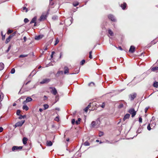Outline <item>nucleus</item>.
<instances>
[{
	"instance_id": "nucleus-1",
	"label": "nucleus",
	"mask_w": 158,
	"mask_h": 158,
	"mask_svg": "<svg viewBox=\"0 0 158 158\" xmlns=\"http://www.w3.org/2000/svg\"><path fill=\"white\" fill-rule=\"evenodd\" d=\"M98 121H93L91 123L90 127L92 128H98Z\"/></svg>"
},
{
	"instance_id": "nucleus-2",
	"label": "nucleus",
	"mask_w": 158,
	"mask_h": 158,
	"mask_svg": "<svg viewBox=\"0 0 158 158\" xmlns=\"http://www.w3.org/2000/svg\"><path fill=\"white\" fill-rule=\"evenodd\" d=\"M128 112L131 115V117H133L136 115V111L135 110L134 108H131L130 109Z\"/></svg>"
},
{
	"instance_id": "nucleus-3",
	"label": "nucleus",
	"mask_w": 158,
	"mask_h": 158,
	"mask_svg": "<svg viewBox=\"0 0 158 158\" xmlns=\"http://www.w3.org/2000/svg\"><path fill=\"white\" fill-rule=\"evenodd\" d=\"M25 121H21L20 122H18L17 123H16L15 124V126H14V127L15 128L17 127H20L21 126H22V125L24 123Z\"/></svg>"
},
{
	"instance_id": "nucleus-4",
	"label": "nucleus",
	"mask_w": 158,
	"mask_h": 158,
	"mask_svg": "<svg viewBox=\"0 0 158 158\" xmlns=\"http://www.w3.org/2000/svg\"><path fill=\"white\" fill-rule=\"evenodd\" d=\"M32 100V99L30 97H28L26 98V100L23 102V104H25L31 101Z\"/></svg>"
},
{
	"instance_id": "nucleus-5",
	"label": "nucleus",
	"mask_w": 158,
	"mask_h": 158,
	"mask_svg": "<svg viewBox=\"0 0 158 158\" xmlns=\"http://www.w3.org/2000/svg\"><path fill=\"white\" fill-rule=\"evenodd\" d=\"M47 17V15L45 14H43L41 16L40 20V21H43L45 20Z\"/></svg>"
},
{
	"instance_id": "nucleus-6",
	"label": "nucleus",
	"mask_w": 158,
	"mask_h": 158,
	"mask_svg": "<svg viewBox=\"0 0 158 158\" xmlns=\"http://www.w3.org/2000/svg\"><path fill=\"white\" fill-rule=\"evenodd\" d=\"M137 94L135 93H134L131 94L129 96V97L130 98L131 100H133L134 99L136 98Z\"/></svg>"
},
{
	"instance_id": "nucleus-7",
	"label": "nucleus",
	"mask_w": 158,
	"mask_h": 158,
	"mask_svg": "<svg viewBox=\"0 0 158 158\" xmlns=\"http://www.w3.org/2000/svg\"><path fill=\"white\" fill-rule=\"evenodd\" d=\"M22 146H14L12 148V150L13 151H14L15 150H21L22 148Z\"/></svg>"
},
{
	"instance_id": "nucleus-8",
	"label": "nucleus",
	"mask_w": 158,
	"mask_h": 158,
	"mask_svg": "<svg viewBox=\"0 0 158 158\" xmlns=\"http://www.w3.org/2000/svg\"><path fill=\"white\" fill-rule=\"evenodd\" d=\"M50 81V79L48 78H45L43 79L42 81L40 83L41 84H43L44 83H48Z\"/></svg>"
},
{
	"instance_id": "nucleus-9",
	"label": "nucleus",
	"mask_w": 158,
	"mask_h": 158,
	"mask_svg": "<svg viewBox=\"0 0 158 158\" xmlns=\"http://www.w3.org/2000/svg\"><path fill=\"white\" fill-rule=\"evenodd\" d=\"M108 18L109 19H110L112 21L115 22L116 21L114 17L112 15H108Z\"/></svg>"
},
{
	"instance_id": "nucleus-10",
	"label": "nucleus",
	"mask_w": 158,
	"mask_h": 158,
	"mask_svg": "<svg viewBox=\"0 0 158 158\" xmlns=\"http://www.w3.org/2000/svg\"><path fill=\"white\" fill-rule=\"evenodd\" d=\"M50 89H52V93L54 95H55L57 93V91L55 88L51 87L50 88Z\"/></svg>"
},
{
	"instance_id": "nucleus-11",
	"label": "nucleus",
	"mask_w": 158,
	"mask_h": 158,
	"mask_svg": "<svg viewBox=\"0 0 158 158\" xmlns=\"http://www.w3.org/2000/svg\"><path fill=\"white\" fill-rule=\"evenodd\" d=\"M135 47L133 46H131L129 50V52L131 53H133L135 52Z\"/></svg>"
},
{
	"instance_id": "nucleus-12",
	"label": "nucleus",
	"mask_w": 158,
	"mask_h": 158,
	"mask_svg": "<svg viewBox=\"0 0 158 158\" xmlns=\"http://www.w3.org/2000/svg\"><path fill=\"white\" fill-rule=\"evenodd\" d=\"M65 23L67 25H70L72 23L71 20L70 19H67L66 20Z\"/></svg>"
},
{
	"instance_id": "nucleus-13",
	"label": "nucleus",
	"mask_w": 158,
	"mask_h": 158,
	"mask_svg": "<svg viewBox=\"0 0 158 158\" xmlns=\"http://www.w3.org/2000/svg\"><path fill=\"white\" fill-rule=\"evenodd\" d=\"M43 37V35H40L38 36H36L35 37V39L37 40H39L42 38Z\"/></svg>"
},
{
	"instance_id": "nucleus-14",
	"label": "nucleus",
	"mask_w": 158,
	"mask_h": 158,
	"mask_svg": "<svg viewBox=\"0 0 158 158\" xmlns=\"http://www.w3.org/2000/svg\"><path fill=\"white\" fill-rule=\"evenodd\" d=\"M130 116V115L129 114H127L125 115L124 116V117L123 118V120L124 121H125L126 119H128Z\"/></svg>"
},
{
	"instance_id": "nucleus-15",
	"label": "nucleus",
	"mask_w": 158,
	"mask_h": 158,
	"mask_svg": "<svg viewBox=\"0 0 158 158\" xmlns=\"http://www.w3.org/2000/svg\"><path fill=\"white\" fill-rule=\"evenodd\" d=\"M28 139L26 137H23V142L24 144L25 145L27 143Z\"/></svg>"
},
{
	"instance_id": "nucleus-16",
	"label": "nucleus",
	"mask_w": 158,
	"mask_h": 158,
	"mask_svg": "<svg viewBox=\"0 0 158 158\" xmlns=\"http://www.w3.org/2000/svg\"><path fill=\"white\" fill-rule=\"evenodd\" d=\"M37 18L36 17H34L31 21L30 23L31 24L32 23H35L36 22V21Z\"/></svg>"
},
{
	"instance_id": "nucleus-17",
	"label": "nucleus",
	"mask_w": 158,
	"mask_h": 158,
	"mask_svg": "<svg viewBox=\"0 0 158 158\" xmlns=\"http://www.w3.org/2000/svg\"><path fill=\"white\" fill-rule=\"evenodd\" d=\"M69 69L67 67H64V73L66 74L69 73Z\"/></svg>"
},
{
	"instance_id": "nucleus-18",
	"label": "nucleus",
	"mask_w": 158,
	"mask_h": 158,
	"mask_svg": "<svg viewBox=\"0 0 158 158\" xmlns=\"http://www.w3.org/2000/svg\"><path fill=\"white\" fill-rule=\"evenodd\" d=\"M47 145L48 146H52V143L50 141H47L46 143Z\"/></svg>"
},
{
	"instance_id": "nucleus-19",
	"label": "nucleus",
	"mask_w": 158,
	"mask_h": 158,
	"mask_svg": "<svg viewBox=\"0 0 158 158\" xmlns=\"http://www.w3.org/2000/svg\"><path fill=\"white\" fill-rule=\"evenodd\" d=\"M4 67V65L2 63H0V70H2Z\"/></svg>"
},
{
	"instance_id": "nucleus-20",
	"label": "nucleus",
	"mask_w": 158,
	"mask_h": 158,
	"mask_svg": "<svg viewBox=\"0 0 158 158\" xmlns=\"http://www.w3.org/2000/svg\"><path fill=\"white\" fill-rule=\"evenodd\" d=\"M23 109L25 110H26L27 111L28 110L29 108L27 106V105H26V104H24V105L23 106Z\"/></svg>"
},
{
	"instance_id": "nucleus-21",
	"label": "nucleus",
	"mask_w": 158,
	"mask_h": 158,
	"mask_svg": "<svg viewBox=\"0 0 158 158\" xmlns=\"http://www.w3.org/2000/svg\"><path fill=\"white\" fill-rule=\"evenodd\" d=\"M126 3H124L123 4H122L121 5V7L122 8V9L124 10L126 7Z\"/></svg>"
},
{
	"instance_id": "nucleus-22",
	"label": "nucleus",
	"mask_w": 158,
	"mask_h": 158,
	"mask_svg": "<svg viewBox=\"0 0 158 158\" xmlns=\"http://www.w3.org/2000/svg\"><path fill=\"white\" fill-rule=\"evenodd\" d=\"M11 39V38H10L9 36L7 38H6V42H5L7 44V43H8L10 41V40Z\"/></svg>"
},
{
	"instance_id": "nucleus-23",
	"label": "nucleus",
	"mask_w": 158,
	"mask_h": 158,
	"mask_svg": "<svg viewBox=\"0 0 158 158\" xmlns=\"http://www.w3.org/2000/svg\"><path fill=\"white\" fill-rule=\"evenodd\" d=\"M81 118H79L78 119V120L75 121V123L77 125H78L79 124L80 122L81 121Z\"/></svg>"
},
{
	"instance_id": "nucleus-24",
	"label": "nucleus",
	"mask_w": 158,
	"mask_h": 158,
	"mask_svg": "<svg viewBox=\"0 0 158 158\" xmlns=\"http://www.w3.org/2000/svg\"><path fill=\"white\" fill-rule=\"evenodd\" d=\"M17 33L16 31L14 32L12 34L10 35L9 36L12 38L13 36H15Z\"/></svg>"
},
{
	"instance_id": "nucleus-25",
	"label": "nucleus",
	"mask_w": 158,
	"mask_h": 158,
	"mask_svg": "<svg viewBox=\"0 0 158 158\" xmlns=\"http://www.w3.org/2000/svg\"><path fill=\"white\" fill-rule=\"evenodd\" d=\"M83 144L85 146H88L90 145V143L88 141H86Z\"/></svg>"
},
{
	"instance_id": "nucleus-26",
	"label": "nucleus",
	"mask_w": 158,
	"mask_h": 158,
	"mask_svg": "<svg viewBox=\"0 0 158 158\" xmlns=\"http://www.w3.org/2000/svg\"><path fill=\"white\" fill-rule=\"evenodd\" d=\"M153 86L156 88L158 87V82H155L153 84Z\"/></svg>"
},
{
	"instance_id": "nucleus-27",
	"label": "nucleus",
	"mask_w": 158,
	"mask_h": 158,
	"mask_svg": "<svg viewBox=\"0 0 158 158\" xmlns=\"http://www.w3.org/2000/svg\"><path fill=\"white\" fill-rule=\"evenodd\" d=\"M36 73V72L35 71H34V70H33L32 72L31 73V74L29 75V77H30V76H31V75H32V76H33Z\"/></svg>"
},
{
	"instance_id": "nucleus-28",
	"label": "nucleus",
	"mask_w": 158,
	"mask_h": 158,
	"mask_svg": "<svg viewBox=\"0 0 158 158\" xmlns=\"http://www.w3.org/2000/svg\"><path fill=\"white\" fill-rule=\"evenodd\" d=\"M151 70L153 71H155L156 70H158V67H153L152 69Z\"/></svg>"
},
{
	"instance_id": "nucleus-29",
	"label": "nucleus",
	"mask_w": 158,
	"mask_h": 158,
	"mask_svg": "<svg viewBox=\"0 0 158 158\" xmlns=\"http://www.w3.org/2000/svg\"><path fill=\"white\" fill-rule=\"evenodd\" d=\"M108 33L111 36H113L114 33L110 29L108 30Z\"/></svg>"
},
{
	"instance_id": "nucleus-30",
	"label": "nucleus",
	"mask_w": 158,
	"mask_h": 158,
	"mask_svg": "<svg viewBox=\"0 0 158 158\" xmlns=\"http://www.w3.org/2000/svg\"><path fill=\"white\" fill-rule=\"evenodd\" d=\"M44 110H46L48 108L49 106L47 104H45L44 105Z\"/></svg>"
},
{
	"instance_id": "nucleus-31",
	"label": "nucleus",
	"mask_w": 158,
	"mask_h": 158,
	"mask_svg": "<svg viewBox=\"0 0 158 158\" xmlns=\"http://www.w3.org/2000/svg\"><path fill=\"white\" fill-rule=\"evenodd\" d=\"M99 136L101 137L104 135V133L102 131H99L98 133Z\"/></svg>"
},
{
	"instance_id": "nucleus-32",
	"label": "nucleus",
	"mask_w": 158,
	"mask_h": 158,
	"mask_svg": "<svg viewBox=\"0 0 158 158\" xmlns=\"http://www.w3.org/2000/svg\"><path fill=\"white\" fill-rule=\"evenodd\" d=\"M58 17L56 15L53 16L52 17V19L54 20H56L58 19Z\"/></svg>"
},
{
	"instance_id": "nucleus-33",
	"label": "nucleus",
	"mask_w": 158,
	"mask_h": 158,
	"mask_svg": "<svg viewBox=\"0 0 158 158\" xmlns=\"http://www.w3.org/2000/svg\"><path fill=\"white\" fill-rule=\"evenodd\" d=\"M28 56L27 55H21L19 56V57L20 58L25 57Z\"/></svg>"
},
{
	"instance_id": "nucleus-34",
	"label": "nucleus",
	"mask_w": 158,
	"mask_h": 158,
	"mask_svg": "<svg viewBox=\"0 0 158 158\" xmlns=\"http://www.w3.org/2000/svg\"><path fill=\"white\" fill-rule=\"evenodd\" d=\"M59 42V40L58 38L56 39V40L55 41V45H56Z\"/></svg>"
},
{
	"instance_id": "nucleus-35",
	"label": "nucleus",
	"mask_w": 158,
	"mask_h": 158,
	"mask_svg": "<svg viewBox=\"0 0 158 158\" xmlns=\"http://www.w3.org/2000/svg\"><path fill=\"white\" fill-rule=\"evenodd\" d=\"M79 4V3L77 2H74L73 3V5L74 6H76Z\"/></svg>"
},
{
	"instance_id": "nucleus-36",
	"label": "nucleus",
	"mask_w": 158,
	"mask_h": 158,
	"mask_svg": "<svg viewBox=\"0 0 158 158\" xmlns=\"http://www.w3.org/2000/svg\"><path fill=\"white\" fill-rule=\"evenodd\" d=\"M92 51H90L89 52V58L91 59L92 58Z\"/></svg>"
},
{
	"instance_id": "nucleus-37",
	"label": "nucleus",
	"mask_w": 158,
	"mask_h": 158,
	"mask_svg": "<svg viewBox=\"0 0 158 158\" xmlns=\"http://www.w3.org/2000/svg\"><path fill=\"white\" fill-rule=\"evenodd\" d=\"M94 83L93 82H91L88 84L89 86H93L94 85Z\"/></svg>"
},
{
	"instance_id": "nucleus-38",
	"label": "nucleus",
	"mask_w": 158,
	"mask_h": 158,
	"mask_svg": "<svg viewBox=\"0 0 158 158\" xmlns=\"http://www.w3.org/2000/svg\"><path fill=\"white\" fill-rule=\"evenodd\" d=\"M26 117V116L25 115H24L23 116L21 115L20 117H19V119H22V118H24Z\"/></svg>"
},
{
	"instance_id": "nucleus-39",
	"label": "nucleus",
	"mask_w": 158,
	"mask_h": 158,
	"mask_svg": "<svg viewBox=\"0 0 158 158\" xmlns=\"http://www.w3.org/2000/svg\"><path fill=\"white\" fill-rule=\"evenodd\" d=\"M23 10H26V12H27L28 11V9L25 6H23Z\"/></svg>"
},
{
	"instance_id": "nucleus-40",
	"label": "nucleus",
	"mask_w": 158,
	"mask_h": 158,
	"mask_svg": "<svg viewBox=\"0 0 158 158\" xmlns=\"http://www.w3.org/2000/svg\"><path fill=\"white\" fill-rule=\"evenodd\" d=\"M15 70L14 68H13L11 70V71H10V73L12 74H13L15 73Z\"/></svg>"
},
{
	"instance_id": "nucleus-41",
	"label": "nucleus",
	"mask_w": 158,
	"mask_h": 158,
	"mask_svg": "<svg viewBox=\"0 0 158 158\" xmlns=\"http://www.w3.org/2000/svg\"><path fill=\"white\" fill-rule=\"evenodd\" d=\"M21 112V111L19 110H17V112H16V114L17 115H20V114Z\"/></svg>"
},
{
	"instance_id": "nucleus-42",
	"label": "nucleus",
	"mask_w": 158,
	"mask_h": 158,
	"mask_svg": "<svg viewBox=\"0 0 158 158\" xmlns=\"http://www.w3.org/2000/svg\"><path fill=\"white\" fill-rule=\"evenodd\" d=\"M13 31L11 30H9L7 32L8 34H10L12 33Z\"/></svg>"
},
{
	"instance_id": "nucleus-43",
	"label": "nucleus",
	"mask_w": 158,
	"mask_h": 158,
	"mask_svg": "<svg viewBox=\"0 0 158 158\" xmlns=\"http://www.w3.org/2000/svg\"><path fill=\"white\" fill-rule=\"evenodd\" d=\"M55 120L57 122H58L59 121V118L58 116H57L55 118Z\"/></svg>"
},
{
	"instance_id": "nucleus-44",
	"label": "nucleus",
	"mask_w": 158,
	"mask_h": 158,
	"mask_svg": "<svg viewBox=\"0 0 158 158\" xmlns=\"http://www.w3.org/2000/svg\"><path fill=\"white\" fill-rule=\"evenodd\" d=\"M85 62V61L84 60H83L81 62V65L83 64Z\"/></svg>"
},
{
	"instance_id": "nucleus-45",
	"label": "nucleus",
	"mask_w": 158,
	"mask_h": 158,
	"mask_svg": "<svg viewBox=\"0 0 158 158\" xmlns=\"http://www.w3.org/2000/svg\"><path fill=\"white\" fill-rule=\"evenodd\" d=\"M24 22L25 23H27V22H28L29 21V20H28V19H27V18H25L24 19Z\"/></svg>"
},
{
	"instance_id": "nucleus-46",
	"label": "nucleus",
	"mask_w": 158,
	"mask_h": 158,
	"mask_svg": "<svg viewBox=\"0 0 158 158\" xmlns=\"http://www.w3.org/2000/svg\"><path fill=\"white\" fill-rule=\"evenodd\" d=\"M11 46L10 45L8 48V49H7V50L6 51V52H8L9 51V50H10V48H11Z\"/></svg>"
},
{
	"instance_id": "nucleus-47",
	"label": "nucleus",
	"mask_w": 158,
	"mask_h": 158,
	"mask_svg": "<svg viewBox=\"0 0 158 158\" xmlns=\"http://www.w3.org/2000/svg\"><path fill=\"white\" fill-rule=\"evenodd\" d=\"M89 108H88V107H86L84 109V110L85 112H87V111Z\"/></svg>"
},
{
	"instance_id": "nucleus-48",
	"label": "nucleus",
	"mask_w": 158,
	"mask_h": 158,
	"mask_svg": "<svg viewBox=\"0 0 158 158\" xmlns=\"http://www.w3.org/2000/svg\"><path fill=\"white\" fill-rule=\"evenodd\" d=\"M75 123V121L74 119H72V124H73Z\"/></svg>"
},
{
	"instance_id": "nucleus-49",
	"label": "nucleus",
	"mask_w": 158,
	"mask_h": 158,
	"mask_svg": "<svg viewBox=\"0 0 158 158\" xmlns=\"http://www.w3.org/2000/svg\"><path fill=\"white\" fill-rule=\"evenodd\" d=\"M142 118L141 117H140L139 118V122L140 123H141L142 122Z\"/></svg>"
},
{
	"instance_id": "nucleus-50",
	"label": "nucleus",
	"mask_w": 158,
	"mask_h": 158,
	"mask_svg": "<svg viewBox=\"0 0 158 158\" xmlns=\"http://www.w3.org/2000/svg\"><path fill=\"white\" fill-rule=\"evenodd\" d=\"M105 102H103L102 104V106H101V107L102 108H104L105 106Z\"/></svg>"
},
{
	"instance_id": "nucleus-51",
	"label": "nucleus",
	"mask_w": 158,
	"mask_h": 158,
	"mask_svg": "<svg viewBox=\"0 0 158 158\" xmlns=\"http://www.w3.org/2000/svg\"><path fill=\"white\" fill-rule=\"evenodd\" d=\"M152 127V126L151 127L150 124H149L147 126V128H151V127Z\"/></svg>"
},
{
	"instance_id": "nucleus-52",
	"label": "nucleus",
	"mask_w": 158,
	"mask_h": 158,
	"mask_svg": "<svg viewBox=\"0 0 158 158\" xmlns=\"http://www.w3.org/2000/svg\"><path fill=\"white\" fill-rule=\"evenodd\" d=\"M26 40H27L26 37V36H24L23 37V42H25L26 41Z\"/></svg>"
},
{
	"instance_id": "nucleus-53",
	"label": "nucleus",
	"mask_w": 158,
	"mask_h": 158,
	"mask_svg": "<svg viewBox=\"0 0 158 158\" xmlns=\"http://www.w3.org/2000/svg\"><path fill=\"white\" fill-rule=\"evenodd\" d=\"M148 108H149L148 107H146L145 109V113H146L147 112V111L148 110Z\"/></svg>"
},
{
	"instance_id": "nucleus-54",
	"label": "nucleus",
	"mask_w": 158,
	"mask_h": 158,
	"mask_svg": "<svg viewBox=\"0 0 158 158\" xmlns=\"http://www.w3.org/2000/svg\"><path fill=\"white\" fill-rule=\"evenodd\" d=\"M60 73H61L62 74H63V71H58L57 73L58 74H60Z\"/></svg>"
},
{
	"instance_id": "nucleus-55",
	"label": "nucleus",
	"mask_w": 158,
	"mask_h": 158,
	"mask_svg": "<svg viewBox=\"0 0 158 158\" xmlns=\"http://www.w3.org/2000/svg\"><path fill=\"white\" fill-rule=\"evenodd\" d=\"M2 36V40H5V35H3Z\"/></svg>"
},
{
	"instance_id": "nucleus-56",
	"label": "nucleus",
	"mask_w": 158,
	"mask_h": 158,
	"mask_svg": "<svg viewBox=\"0 0 158 158\" xmlns=\"http://www.w3.org/2000/svg\"><path fill=\"white\" fill-rule=\"evenodd\" d=\"M118 48V49H119L120 50H123V49H122V48H121V46L119 47Z\"/></svg>"
},
{
	"instance_id": "nucleus-57",
	"label": "nucleus",
	"mask_w": 158,
	"mask_h": 158,
	"mask_svg": "<svg viewBox=\"0 0 158 158\" xmlns=\"http://www.w3.org/2000/svg\"><path fill=\"white\" fill-rule=\"evenodd\" d=\"M91 103H90L88 105V106L87 107H88V108H89L91 106Z\"/></svg>"
},
{
	"instance_id": "nucleus-58",
	"label": "nucleus",
	"mask_w": 158,
	"mask_h": 158,
	"mask_svg": "<svg viewBox=\"0 0 158 158\" xmlns=\"http://www.w3.org/2000/svg\"><path fill=\"white\" fill-rule=\"evenodd\" d=\"M140 131V130L138 129L137 131V133H139L140 132V131Z\"/></svg>"
},
{
	"instance_id": "nucleus-59",
	"label": "nucleus",
	"mask_w": 158,
	"mask_h": 158,
	"mask_svg": "<svg viewBox=\"0 0 158 158\" xmlns=\"http://www.w3.org/2000/svg\"><path fill=\"white\" fill-rule=\"evenodd\" d=\"M43 109L42 108H40L39 109V111H40V112H42L43 111Z\"/></svg>"
},
{
	"instance_id": "nucleus-60",
	"label": "nucleus",
	"mask_w": 158,
	"mask_h": 158,
	"mask_svg": "<svg viewBox=\"0 0 158 158\" xmlns=\"http://www.w3.org/2000/svg\"><path fill=\"white\" fill-rule=\"evenodd\" d=\"M30 81H28L27 82L26 84H25V85H27L30 82Z\"/></svg>"
},
{
	"instance_id": "nucleus-61",
	"label": "nucleus",
	"mask_w": 158,
	"mask_h": 158,
	"mask_svg": "<svg viewBox=\"0 0 158 158\" xmlns=\"http://www.w3.org/2000/svg\"><path fill=\"white\" fill-rule=\"evenodd\" d=\"M120 107H122L123 106V104H121L119 105Z\"/></svg>"
},
{
	"instance_id": "nucleus-62",
	"label": "nucleus",
	"mask_w": 158,
	"mask_h": 158,
	"mask_svg": "<svg viewBox=\"0 0 158 158\" xmlns=\"http://www.w3.org/2000/svg\"><path fill=\"white\" fill-rule=\"evenodd\" d=\"M3 129H0V132H2L3 131Z\"/></svg>"
},
{
	"instance_id": "nucleus-63",
	"label": "nucleus",
	"mask_w": 158,
	"mask_h": 158,
	"mask_svg": "<svg viewBox=\"0 0 158 158\" xmlns=\"http://www.w3.org/2000/svg\"><path fill=\"white\" fill-rule=\"evenodd\" d=\"M16 103H14L13 104V106H16Z\"/></svg>"
},
{
	"instance_id": "nucleus-64",
	"label": "nucleus",
	"mask_w": 158,
	"mask_h": 158,
	"mask_svg": "<svg viewBox=\"0 0 158 158\" xmlns=\"http://www.w3.org/2000/svg\"><path fill=\"white\" fill-rule=\"evenodd\" d=\"M55 53V52H54L53 51V52H52V54H52V55H54V54Z\"/></svg>"
}]
</instances>
